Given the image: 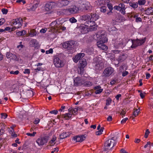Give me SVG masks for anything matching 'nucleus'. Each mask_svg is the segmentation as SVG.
<instances>
[{
	"instance_id": "f257e3e1",
	"label": "nucleus",
	"mask_w": 153,
	"mask_h": 153,
	"mask_svg": "<svg viewBox=\"0 0 153 153\" xmlns=\"http://www.w3.org/2000/svg\"><path fill=\"white\" fill-rule=\"evenodd\" d=\"M116 144V141L114 140V137L108 139L104 143L103 151L106 152L111 150Z\"/></svg>"
},
{
	"instance_id": "f03ea898",
	"label": "nucleus",
	"mask_w": 153,
	"mask_h": 153,
	"mask_svg": "<svg viewBox=\"0 0 153 153\" xmlns=\"http://www.w3.org/2000/svg\"><path fill=\"white\" fill-rule=\"evenodd\" d=\"M146 38H144L141 39H137L136 40H133L132 39H129L127 43H130L132 44L131 47V48H135L137 46H140L143 44L146 41Z\"/></svg>"
},
{
	"instance_id": "7ed1b4c3",
	"label": "nucleus",
	"mask_w": 153,
	"mask_h": 153,
	"mask_svg": "<svg viewBox=\"0 0 153 153\" xmlns=\"http://www.w3.org/2000/svg\"><path fill=\"white\" fill-rule=\"evenodd\" d=\"M75 41L71 40L64 42L62 44V45L64 48L71 52V51L74 49V45L75 44Z\"/></svg>"
},
{
	"instance_id": "20e7f679",
	"label": "nucleus",
	"mask_w": 153,
	"mask_h": 153,
	"mask_svg": "<svg viewBox=\"0 0 153 153\" xmlns=\"http://www.w3.org/2000/svg\"><path fill=\"white\" fill-rule=\"evenodd\" d=\"M99 16L96 13L94 14L92 16V19L89 21H87L85 24L86 26L92 27L94 26L95 25V21L99 19Z\"/></svg>"
},
{
	"instance_id": "39448f33",
	"label": "nucleus",
	"mask_w": 153,
	"mask_h": 153,
	"mask_svg": "<svg viewBox=\"0 0 153 153\" xmlns=\"http://www.w3.org/2000/svg\"><path fill=\"white\" fill-rule=\"evenodd\" d=\"M48 140L49 137L48 136L41 137L37 139L36 142L39 146H41L45 144Z\"/></svg>"
},
{
	"instance_id": "423d86ee",
	"label": "nucleus",
	"mask_w": 153,
	"mask_h": 153,
	"mask_svg": "<svg viewBox=\"0 0 153 153\" xmlns=\"http://www.w3.org/2000/svg\"><path fill=\"white\" fill-rule=\"evenodd\" d=\"M98 42H105L107 41L108 39L106 38V35L105 32H101L100 33L97 34L96 35Z\"/></svg>"
},
{
	"instance_id": "0eeeda50",
	"label": "nucleus",
	"mask_w": 153,
	"mask_h": 153,
	"mask_svg": "<svg viewBox=\"0 0 153 153\" xmlns=\"http://www.w3.org/2000/svg\"><path fill=\"white\" fill-rule=\"evenodd\" d=\"M114 9L115 10L119 11L123 15L126 14V8L125 5L123 3H120L119 4L118 6H114Z\"/></svg>"
},
{
	"instance_id": "6e6552de",
	"label": "nucleus",
	"mask_w": 153,
	"mask_h": 153,
	"mask_svg": "<svg viewBox=\"0 0 153 153\" xmlns=\"http://www.w3.org/2000/svg\"><path fill=\"white\" fill-rule=\"evenodd\" d=\"M53 63L55 66L58 68H61L64 65L62 61L58 57H56L54 59Z\"/></svg>"
},
{
	"instance_id": "1a4fd4ad",
	"label": "nucleus",
	"mask_w": 153,
	"mask_h": 153,
	"mask_svg": "<svg viewBox=\"0 0 153 153\" xmlns=\"http://www.w3.org/2000/svg\"><path fill=\"white\" fill-rule=\"evenodd\" d=\"M84 83V79L80 77H76L74 79V85L77 86L81 85Z\"/></svg>"
},
{
	"instance_id": "9d476101",
	"label": "nucleus",
	"mask_w": 153,
	"mask_h": 153,
	"mask_svg": "<svg viewBox=\"0 0 153 153\" xmlns=\"http://www.w3.org/2000/svg\"><path fill=\"white\" fill-rule=\"evenodd\" d=\"M22 21V19L20 18H17L14 20H13L11 24L16 25L15 27L18 28L22 26L21 22Z\"/></svg>"
},
{
	"instance_id": "9b49d317",
	"label": "nucleus",
	"mask_w": 153,
	"mask_h": 153,
	"mask_svg": "<svg viewBox=\"0 0 153 153\" xmlns=\"http://www.w3.org/2000/svg\"><path fill=\"white\" fill-rule=\"evenodd\" d=\"M114 69L111 67H108L104 70L103 74L105 76H108L111 75L114 72Z\"/></svg>"
},
{
	"instance_id": "f8f14e48",
	"label": "nucleus",
	"mask_w": 153,
	"mask_h": 153,
	"mask_svg": "<svg viewBox=\"0 0 153 153\" xmlns=\"http://www.w3.org/2000/svg\"><path fill=\"white\" fill-rule=\"evenodd\" d=\"M124 39L120 38L116 41L114 44V46L117 48L122 47L124 46Z\"/></svg>"
},
{
	"instance_id": "ddd939ff",
	"label": "nucleus",
	"mask_w": 153,
	"mask_h": 153,
	"mask_svg": "<svg viewBox=\"0 0 153 153\" xmlns=\"http://www.w3.org/2000/svg\"><path fill=\"white\" fill-rule=\"evenodd\" d=\"M85 56L84 53H77L75 57L73 58V61L75 62H77L79 60H82V58Z\"/></svg>"
},
{
	"instance_id": "4468645a",
	"label": "nucleus",
	"mask_w": 153,
	"mask_h": 153,
	"mask_svg": "<svg viewBox=\"0 0 153 153\" xmlns=\"http://www.w3.org/2000/svg\"><path fill=\"white\" fill-rule=\"evenodd\" d=\"M6 56L7 59H10V60L12 59L17 61L19 60V58L16 55L10 52L6 53Z\"/></svg>"
},
{
	"instance_id": "2eb2a0df",
	"label": "nucleus",
	"mask_w": 153,
	"mask_h": 153,
	"mask_svg": "<svg viewBox=\"0 0 153 153\" xmlns=\"http://www.w3.org/2000/svg\"><path fill=\"white\" fill-rule=\"evenodd\" d=\"M86 26L85 24L79 26L78 28L82 34H84L88 33V30L87 27Z\"/></svg>"
},
{
	"instance_id": "dca6fc26",
	"label": "nucleus",
	"mask_w": 153,
	"mask_h": 153,
	"mask_svg": "<svg viewBox=\"0 0 153 153\" xmlns=\"http://www.w3.org/2000/svg\"><path fill=\"white\" fill-rule=\"evenodd\" d=\"M86 137L85 135L77 136L74 137V140H76V142H81L85 139Z\"/></svg>"
},
{
	"instance_id": "f3484780",
	"label": "nucleus",
	"mask_w": 153,
	"mask_h": 153,
	"mask_svg": "<svg viewBox=\"0 0 153 153\" xmlns=\"http://www.w3.org/2000/svg\"><path fill=\"white\" fill-rule=\"evenodd\" d=\"M78 11V8L75 6H74L69 8L67 9V11L70 13L74 14Z\"/></svg>"
},
{
	"instance_id": "a211bd4d",
	"label": "nucleus",
	"mask_w": 153,
	"mask_h": 153,
	"mask_svg": "<svg viewBox=\"0 0 153 153\" xmlns=\"http://www.w3.org/2000/svg\"><path fill=\"white\" fill-rule=\"evenodd\" d=\"M94 13H89L83 15L81 19L83 20L89 21L92 19L91 17Z\"/></svg>"
},
{
	"instance_id": "6ab92c4d",
	"label": "nucleus",
	"mask_w": 153,
	"mask_h": 153,
	"mask_svg": "<svg viewBox=\"0 0 153 153\" xmlns=\"http://www.w3.org/2000/svg\"><path fill=\"white\" fill-rule=\"evenodd\" d=\"M79 69L81 71H82L83 68L87 65V62L85 59H82L79 61Z\"/></svg>"
},
{
	"instance_id": "aec40b11",
	"label": "nucleus",
	"mask_w": 153,
	"mask_h": 153,
	"mask_svg": "<svg viewBox=\"0 0 153 153\" xmlns=\"http://www.w3.org/2000/svg\"><path fill=\"white\" fill-rule=\"evenodd\" d=\"M71 133L69 131L64 132L60 134L59 135L58 139L59 140L65 138L70 136Z\"/></svg>"
},
{
	"instance_id": "412c9836",
	"label": "nucleus",
	"mask_w": 153,
	"mask_h": 153,
	"mask_svg": "<svg viewBox=\"0 0 153 153\" xmlns=\"http://www.w3.org/2000/svg\"><path fill=\"white\" fill-rule=\"evenodd\" d=\"M104 43L101 42H97V45L98 47L101 49L106 50L108 49V47L104 44Z\"/></svg>"
},
{
	"instance_id": "4be33fe9",
	"label": "nucleus",
	"mask_w": 153,
	"mask_h": 153,
	"mask_svg": "<svg viewBox=\"0 0 153 153\" xmlns=\"http://www.w3.org/2000/svg\"><path fill=\"white\" fill-rule=\"evenodd\" d=\"M103 67V64L101 61H100L96 63L95 66V68L96 70H100Z\"/></svg>"
},
{
	"instance_id": "5701e85b",
	"label": "nucleus",
	"mask_w": 153,
	"mask_h": 153,
	"mask_svg": "<svg viewBox=\"0 0 153 153\" xmlns=\"http://www.w3.org/2000/svg\"><path fill=\"white\" fill-rule=\"evenodd\" d=\"M70 1L68 0H62L58 3L59 6L62 7L68 5Z\"/></svg>"
},
{
	"instance_id": "b1692460",
	"label": "nucleus",
	"mask_w": 153,
	"mask_h": 153,
	"mask_svg": "<svg viewBox=\"0 0 153 153\" xmlns=\"http://www.w3.org/2000/svg\"><path fill=\"white\" fill-rule=\"evenodd\" d=\"M94 89L95 90V92L96 94H100L103 90V89L101 88V87L100 85L95 87Z\"/></svg>"
},
{
	"instance_id": "393cba45",
	"label": "nucleus",
	"mask_w": 153,
	"mask_h": 153,
	"mask_svg": "<svg viewBox=\"0 0 153 153\" xmlns=\"http://www.w3.org/2000/svg\"><path fill=\"white\" fill-rule=\"evenodd\" d=\"M127 56V55L126 54L120 55L118 58V61L120 62H122L126 59Z\"/></svg>"
},
{
	"instance_id": "a878e982",
	"label": "nucleus",
	"mask_w": 153,
	"mask_h": 153,
	"mask_svg": "<svg viewBox=\"0 0 153 153\" xmlns=\"http://www.w3.org/2000/svg\"><path fill=\"white\" fill-rule=\"evenodd\" d=\"M50 26L52 29L56 30L57 31V29L58 27L57 25V22L56 21H53L51 23Z\"/></svg>"
},
{
	"instance_id": "bb28decb",
	"label": "nucleus",
	"mask_w": 153,
	"mask_h": 153,
	"mask_svg": "<svg viewBox=\"0 0 153 153\" xmlns=\"http://www.w3.org/2000/svg\"><path fill=\"white\" fill-rule=\"evenodd\" d=\"M38 3L36 1V3L34 2V4L32 6V7L30 9H28L27 10L28 11H33L35 10L36 8L38 7Z\"/></svg>"
},
{
	"instance_id": "cd10ccee",
	"label": "nucleus",
	"mask_w": 153,
	"mask_h": 153,
	"mask_svg": "<svg viewBox=\"0 0 153 153\" xmlns=\"http://www.w3.org/2000/svg\"><path fill=\"white\" fill-rule=\"evenodd\" d=\"M140 108H138V109H134V111L133 114V118H134V117H136L138 115L139 113L140 112Z\"/></svg>"
},
{
	"instance_id": "c85d7f7f",
	"label": "nucleus",
	"mask_w": 153,
	"mask_h": 153,
	"mask_svg": "<svg viewBox=\"0 0 153 153\" xmlns=\"http://www.w3.org/2000/svg\"><path fill=\"white\" fill-rule=\"evenodd\" d=\"M56 137L55 136H53L52 138L49 143V144L50 146H53L55 143V142H54L56 141Z\"/></svg>"
},
{
	"instance_id": "c756f323",
	"label": "nucleus",
	"mask_w": 153,
	"mask_h": 153,
	"mask_svg": "<svg viewBox=\"0 0 153 153\" xmlns=\"http://www.w3.org/2000/svg\"><path fill=\"white\" fill-rule=\"evenodd\" d=\"M51 3L46 4L45 6V10L47 11H49L52 8V5Z\"/></svg>"
},
{
	"instance_id": "7c9ffc66",
	"label": "nucleus",
	"mask_w": 153,
	"mask_h": 153,
	"mask_svg": "<svg viewBox=\"0 0 153 153\" xmlns=\"http://www.w3.org/2000/svg\"><path fill=\"white\" fill-rule=\"evenodd\" d=\"M72 115L71 114L68 113L63 114V116L66 120H68L71 117Z\"/></svg>"
},
{
	"instance_id": "2f4dec72",
	"label": "nucleus",
	"mask_w": 153,
	"mask_h": 153,
	"mask_svg": "<svg viewBox=\"0 0 153 153\" xmlns=\"http://www.w3.org/2000/svg\"><path fill=\"white\" fill-rule=\"evenodd\" d=\"M26 33L25 30H23L22 31H19L16 33V35L19 36H22L25 35Z\"/></svg>"
},
{
	"instance_id": "473e14b6",
	"label": "nucleus",
	"mask_w": 153,
	"mask_h": 153,
	"mask_svg": "<svg viewBox=\"0 0 153 153\" xmlns=\"http://www.w3.org/2000/svg\"><path fill=\"white\" fill-rule=\"evenodd\" d=\"M84 85L87 87L90 86L92 85V83L89 81H87L85 82L84 81V83L83 84Z\"/></svg>"
},
{
	"instance_id": "72a5a7b5",
	"label": "nucleus",
	"mask_w": 153,
	"mask_h": 153,
	"mask_svg": "<svg viewBox=\"0 0 153 153\" xmlns=\"http://www.w3.org/2000/svg\"><path fill=\"white\" fill-rule=\"evenodd\" d=\"M129 5L133 8H136L138 6L137 4L135 3H130Z\"/></svg>"
},
{
	"instance_id": "f704fd0d",
	"label": "nucleus",
	"mask_w": 153,
	"mask_h": 153,
	"mask_svg": "<svg viewBox=\"0 0 153 153\" xmlns=\"http://www.w3.org/2000/svg\"><path fill=\"white\" fill-rule=\"evenodd\" d=\"M104 129V128L102 127L100 130L96 132V134L97 135H99L101 134H102V132H103Z\"/></svg>"
},
{
	"instance_id": "c9c22d12",
	"label": "nucleus",
	"mask_w": 153,
	"mask_h": 153,
	"mask_svg": "<svg viewBox=\"0 0 153 153\" xmlns=\"http://www.w3.org/2000/svg\"><path fill=\"white\" fill-rule=\"evenodd\" d=\"M118 113H120V114L121 115L124 116L126 113V111H124L122 109H121L118 111Z\"/></svg>"
},
{
	"instance_id": "e433bc0d",
	"label": "nucleus",
	"mask_w": 153,
	"mask_h": 153,
	"mask_svg": "<svg viewBox=\"0 0 153 153\" xmlns=\"http://www.w3.org/2000/svg\"><path fill=\"white\" fill-rule=\"evenodd\" d=\"M138 3L139 5H144L146 3L145 0H139L138 1Z\"/></svg>"
},
{
	"instance_id": "4c0bfd02",
	"label": "nucleus",
	"mask_w": 153,
	"mask_h": 153,
	"mask_svg": "<svg viewBox=\"0 0 153 153\" xmlns=\"http://www.w3.org/2000/svg\"><path fill=\"white\" fill-rule=\"evenodd\" d=\"M91 8V5L89 3H87L85 4L84 9L85 10H90Z\"/></svg>"
},
{
	"instance_id": "58836bf2",
	"label": "nucleus",
	"mask_w": 153,
	"mask_h": 153,
	"mask_svg": "<svg viewBox=\"0 0 153 153\" xmlns=\"http://www.w3.org/2000/svg\"><path fill=\"white\" fill-rule=\"evenodd\" d=\"M106 7L105 6H102L100 8V11L103 13H105L106 11Z\"/></svg>"
},
{
	"instance_id": "ea45409f",
	"label": "nucleus",
	"mask_w": 153,
	"mask_h": 153,
	"mask_svg": "<svg viewBox=\"0 0 153 153\" xmlns=\"http://www.w3.org/2000/svg\"><path fill=\"white\" fill-rule=\"evenodd\" d=\"M1 118L4 119L7 118L8 116L7 114L5 113H1Z\"/></svg>"
},
{
	"instance_id": "a19ab883",
	"label": "nucleus",
	"mask_w": 153,
	"mask_h": 153,
	"mask_svg": "<svg viewBox=\"0 0 153 153\" xmlns=\"http://www.w3.org/2000/svg\"><path fill=\"white\" fill-rule=\"evenodd\" d=\"M107 6L108 8L110 10H113V7L112 4L111 3H108L107 4Z\"/></svg>"
},
{
	"instance_id": "79ce46f5",
	"label": "nucleus",
	"mask_w": 153,
	"mask_h": 153,
	"mask_svg": "<svg viewBox=\"0 0 153 153\" xmlns=\"http://www.w3.org/2000/svg\"><path fill=\"white\" fill-rule=\"evenodd\" d=\"M70 21L72 23H75L77 22L76 20L74 17L71 18L69 19Z\"/></svg>"
},
{
	"instance_id": "37998d69",
	"label": "nucleus",
	"mask_w": 153,
	"mask_h": 153,
	"mask_svg": "<svg viewBox=\"0 0 153 153\" xmlns=\"http://www.w3.org/2000/svg\"><path fill=\"white\" fill-rule=\"evenodd\" d=\"M150 133V132L149 131V130L148 129H146V132L145 133V135L144 137L146 138H147L148 137V135Z\"/></svg>"
},
{
	"instance_id": "c03bdc74",
	"label": "nucleus",
	"mask_w": 153,
	"mask_h": 153,
	"mask_svg": "<svg viewBox=\"0 0 153 153\" xmlns=\"http://www.w3.org/2000/svg\"><path fill=\"white\" fill-rule=\"evenodd\" d=\"M111 101V100L109 98H108L106 100V105H110Z\"/></svg>"
},
{
	"instance_id": "a18cd8bd",
	"label": "nucleus",
	"mask_w": 153,
	"mask_h": 153,
	"mask_svg": "<svg viewBox=\"0 0 153 153\" xmlns=\"http://www.w3.org/2000/svg\"><path fill=\"white\" fill-rule=\"evenodd\" d=\"M36 134V132H33L32 133H27L26 134L28 136L33 137L35 135V134Z\"/></svg>"
},
{
	"instance_id": "49530a36",
	"label": "nucleus",
	"mask_w": 153,
	"mask_h": 153,
	"mask_svg": "<svg viewBox=\"0 0 153 153\" xmlns=\"http://www.w3.org/2000/svg\"><path fill=\"white\" fill-rule=\"evenodd\" d=\"M62 30V31H64L66 30V27L62 26H59L57 29V30Z\"/></svg>"
},
{
	"instance_id": "de8ad7c7",
	"label": "nucleus",
	"mask_w": 153,
	"mask_h": 153,
	"mask_svg": "<svg viewBox=\"0 0 153 153\" xmlns=\"http://www.w3.org/2000/svg\"><path fill=\"white\" fill-rule=\"evenodd\" d=\"M19 73V71H10V74H13L15 75H17Z\"/></svg>"
},
{
	"instance_id": "09e8293b",
	"label": "nucleus",
	"mask_w": 153,
	"mask_h": 153,
	"mask_svg": "<svg viewBox=\"0 0 153 153\" xmlns=\"http://www.w3.org/2000/svg\"><path fill=\"white\" fill-rule=\"evenodd\" d=\"M1 11L3 14H7L8 12V10L5 8H3L1 10Z\"/></svg>"
},
{
	"instance_id": "8fccbe9b",
	"label": "nucleus",
	"mask_w": 153,
	"mask_h": 153,
	"mask_svg": "<svg viewBox=\"0 0 153 153\" xmlns=\"http://www.w3.org/2000/svg\"><path fill=\"white\" fill-rule=\"evenodd\" d=\"M151 144V143L150 142H149V141L147 143V144L144 146V148H146L147 147H148L149 146V147L150 148Z\"/></svg>"
},
{
	"instance_id": "3c124183",
	"label": "nucleus",
	"mask_w": 153,
	"mask_h": 153,
	"mask_svg": "<svg viewBox=\"0 0 153 153\" xmlns=\"http://www.w3.org/2000/svg\"><path fill=\"white\" fill-rule=\"evenodd\" d=\"M47 30V29L46 28H45L42 29L40 30V32L41 33H45L46 32Z\"/></svg>"
},
{
	"instance_id": "603ef678",
	"label": "nucleus",
	"mask_w": 153,
	"mask_h": 153,
	"mask_svg": "<svg viewBox=\"0 0 153 153\" xmlns=\"http://www.w3.org/2000/svg\"><path fill=\"white\" fill-rule=\"evenodd\" d=\"M58 112V111L56 110H54L50 111V113L52 114H56Z\"/></svg>"
},
{
	"instance_id": "864d4df0",
	"label": "nucleus",
	"mask_w": 153,
	"mask_h": 153,
	"mask_svg": "<svg viewBox=\"0 0 153 153\" xmlns=\"http://www.w3.org/2000/svg\"><path fill=\"white\" fill-rule=\"evenodd\" d=\"M53 52V50L52 48L48 50L46 52V54H48L50 53H52Z\"/></svg>"
},
{
	"instance_id": "5fc2aeb1",
	"label": "nucleus",
	"mask_w": 153,
	"mask_h": 153,
	"mask_svg": "<svg viewBox=\"0 0 153 153\" xmlns=\"http://www.w3.org/2000/svg\"><path fill=\"white\" fill-rule=\"evenodd\" d=\"M151 10H152V12H151L149 13V14H152V13H153V7H150L148 8L146 10L147 11H150Z\"/></svg>"
},
{
	"instance_id": "6e6d98bb",
	"label": "nucleus",
	"mask_w": 153,
	"mask_h": 153,
	"mask_svg": "<svg viewBox=\"0 0 153 153\" xmlns=\"http://www.w3.org/2000/svg\"><path fill=\"white\" fill-rule=\"evenodd\" d=\"M5 22V20L4 19H0V26L3 25Z\"/></svg>"
},
{
	"instance_id": "4d7b16f0",
	"label": "nucleus",
	"mask_w": 153,
	"mask_h": 153,
	"mask_svg": "<svg viewBox=\"0 0 153 153\" xmlns=\"http://www.w3.org/2000/svg\"><path fill=\"white\" fill-rule=\"evenodd\" d=\"M40 121V119L38 118H36L35 119V121L34 122V123L35 124H38Z\"/></svg>"
},
{
	"instance_id": "13d9d810",
	"label": "nucleus",
	"mask_w": 153,
	"mask_h": 153,
	"mask_svg": "<svg viewBox=\"0 0 153 153\" xmlns=\"http://www.w3.org/2000/svg\"><path fill=\"white\" fill-rule=\"evenodd\" d=\"M23 72L24 74H29L30 73V70L28 69H25Z\"/></svg>"
},
{
	"instance_id": "bf43d9fd",
	"label": "nucleus",
	"mask_w": 153,
	"mask_h": 153,
	"mask_svg": "<svg viewBox=\"0 0 153 153\" xmlns=\"http://www.w3.org/2000/svg\"><path fill=\"white\" fill-rule=\"evenodd\" d=\"M128 120V118L127 117H126L125 118L123 119L122 120L121 122V124H123L124 123H125L126 121Z\"/></svg>"
},
{
	"instance_id": "052dcab7",
	"label": "nucleus",
	"mask_w": 153,
	"mask_h": 153,
	"mask_svg": "<svg viewBox=\"0 0 153 153\" xmlns=\"http://www.w3.org/2000/svg\"><path fill=\"white\" fill-rule=\"evenodd\" d=\"M116 82V80L114 79L111 80L110 82V85H113L115 84V83Z\"/></svg>"
},
{
	"instance_id": "680f3d73",
	"label": "nucleus",
	"mask_w": 153,
	"mask_h": 153,
	"mask_svg": "<svg viewBox=\"0 0 153 153\" xmlns=\"http://www.w3.org/2000/svg\"><path fill=\"white\" fill-rule=\"evenodd\" d=\"M107 121H108L110 122V121H111L112 120V116H109L107 118Z\"/></svg>"
},
{
	"instance_id": "e2e57ef3",
	"label": "nucleus",
	"mask_w": 153,
	"mask_h": 153,
	"mask_svg": "<svg viewBox=\"0 0 153 153\" xmlns=\"http://www.w3.org/2000/svg\"><path fill=\"white\" fill-rule=\"evenodd\" d=\"M135 21L137 22H141L142 19L140 17H137L136 18Z\"/></svg>"
},
{
	"instance_id": "0e129e2a",
	"label": "nucleus",
	"mask_w": 153,
	"mask_h": 153,
	"mask_svg": "<svg viewBox=\"0 0 153 153\" xmlns=\"http://www.w3.org/2000/svg\"><path fill=\"white\" fill-rule=\"evenodd\" d=\"M90 27V29L92 30H95L96 29V27L97 26H96L95 25L94 26H93Z\"/></svg>"
},
{
	"instance_id": "69168bd1",
	"label": "nucleus",
	"mask_w": 153,
	"mask_h": 153,
	"mask_svg": "<svg viewBox=\"0 0 153 153\" xmlns=\"http://www.w3.org/2000/svg\"><path fill=\"white\" fill-rule=\"evenodd\" d=\"M128 74V72L127 71H125L124 72H123L122 73V76H126Z\"/></svg>"
},
{
	"instance_id": "338daca9",
	"label": "nucleus",
	"mask_w": 153,
	"mask_h": 153,
	"mask_svg": "<svg viewBox=\"0 0 153 153\" xmlns=\"http://www.w3.org/2000/svg\"><path fill=\"white\" fill-rule=\"evenodd\" d=\"M146 79H148L149 77H150L151 75L149 74L146 73Z\"/></svg>"
},
{
	"instance_id": "774afa93",
	"label": "nucleus",
	"mask_w": 153,
	"mask_h": 153,
	"mask_svg": "<svg viewBox=\"0 0 153 153\" xmlns=\"http://www.w3.org/2000/svg\"><path fill=\"white\" fill-rule=\"evenodd\" d=\"M120 152L121 153H128L125 149H122L120 150Z\"/></svg>"
}]
</instances>
